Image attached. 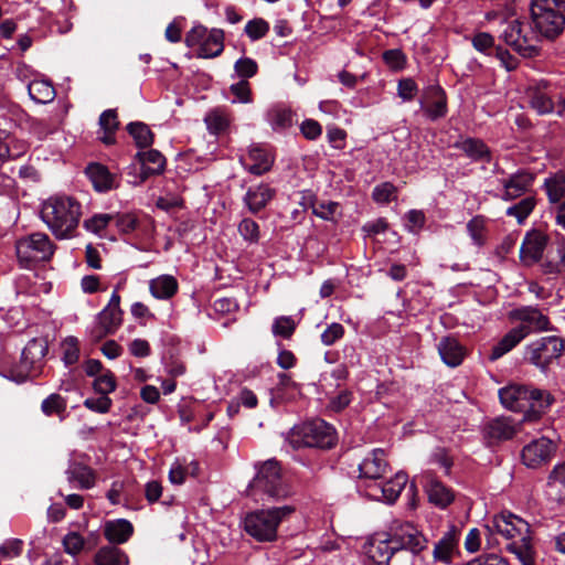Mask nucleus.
Listing matches in <instances>:
<instances>
[{"label":"nucleus","mask_w":565,"mask_h":565,"mask_svg":"<svg viewBox=\"0 0 565 565\" xmlns=\"http://www.w3.org/2000/svg\"><path fill=\"white\" fill-rule=\"evenodd\" d=\"M486 547L494 550L500 542L498 536L507 541V548L516 556L522 565H533L535 552L532 544L530 525L511 512H502L493 516L484 526Z\"/></svg>","instance_id":"f257e3e1"},{"label":"nucleus","mask_w":565,"mask_h":565,"mask_svg":"<svg viewBox=\"0 0 565 565\" xmlns=\"http://www.w3.org/2000/svg\"><path fill=\"white\" fill-rule=\"evenodd\" d=\"M82 207L78 201L67 195L49 198L42 206L41 217L56 238H70L78 226Z\"/></svg>","instance_id":"f03ea898"},{"label":"nucleus","mask_w":565,"mask_h":565,"mask_svg":"<svg viewBox=\"0 0 565 565\" xmlns=\"http://www.w3.org/2000/svg\"><path fill=\"white\" fill-rule=\"evenodd\" d=\"M256 475L249 482L247 494L255 501L281 500L291 494L290 487L282 478L280 463L268 459L255 465Z\"/></svg>","instance_id":"7ed1b4c3"},{"label":"nucleus","mask_w":565,"mask_h":565,"mask_svg":"<svg viewBox=\"0 0 565 565\" xmlns=\"http://www.w3.org/2000/svg\"><path fill=\"white\" fill-rule=\"evenodd\" d=\"M295 511L294 505L286 504L247 513L244 518V530L259 542H273L277 539L279 524L289 519Z\"/></svg>","instance_id":"20e7f679"},{"label":"nucleus","mask_w":565,"mask_h":565,"mask_svg":"<svg viewBox=\"0 0 565 565\" xmlns=\"http://www.w3.org/2000/svg\"><path fill=\"white\" fill-rule=\"evenodd\" d=\"M565 0H532L531 18L537 32L547 39L559 35L565 28Z\"/></svg>","instance_id":"39448f33"},{"label":"nucleus","mask_w":565,"mask_h":565,"mask_svg":"<svg viewBox=\"0 0 565 565\" xmlns=\"http://www.w3.org/2000/svg\"><path fill=\"white\" fill-rule=\"evenodd\" d=\"M503 407L512 412L541 411L551 405L550 393L526 385L511 384L499 391Z\"/></svg>","instance_id":"423d86ee"},{"label":"nucleus","mask_w":565,"mask_h":565,"mask_svg":"<svg viewBox=\"0 0 565 565\" xmlns=\"http://www.w3.org/2000/svg\"><path fill=\"white\" fill-rule=\"evenodd\" d=\"M294 448L316 447L328 449L335 445L334 428L322 419H315L295 426L289 435Z\"/></svg>","instance_id":"0eeeda50"},{"label":"nucleus","mask_w":565,"mask_h":565,"mask_svg":"<svg viewBox=\"0 0 565 565\" xmlns=\"http://www.w3.org/2000/svg\"><path fill=\"white\" fill-rule=\"evenodd\" d=\"M564 351L565 342L562 338L546 335L531 341L524 347L523 360L542 373H546L550 366L558 361Z\"/></svg>","instance_id":"6e6552de"},{"label":"nucleus","mask_w":565,"mask_h":565,"mask_svg":"<svg viewBox=\"0 0 565 565\" xmlns=\"http://www.w3.org/2000/svg\"><path fill=\"white\" fill-rule=\"evenodd\" d=\"M500 39L515 52L525 57L539 53V34L519 19H504L502 21Z\"/></svg>","instance_id":"1a4fd4ad"},{"label":"nucleus","mask_w":565,"mask_h":565,"mask_svg":"<svg viewBox=\"0 0 565 565\" xmlns=\"http://www.w3.org/2000/svg\"><path fill=\"white\" fill-rule=\"evenodd\" d=\"M54 250V244L44 233L23 236L15 243L18 260L24 268H30L35 263L50 260Z\"/></svg>","instance_id":"9d476101"},{"label":"nucleus","mask_w":565,"mask_h":565,"mask_svg":"<svg viewBox=\"0 0 565 565\" xmlns=\"http://www.w3.org/2000/svg\"><path fill=\"white\" fill-rule=\"evenodd\" d=\"M189 47H198V56L213 58L224 50V32L221 29H207L203 25L193 26L185 35Z\"/></svg>","instance_id":"9b49d317"},{"label":"nucleus","mask_w":565,"mask_h":565,"mask_svg":"<svg viewBox=\"0 0 565 565\" xmlns=\"http://www.w3.org/2000/svg\"><path fill=\"white\" fill-rule=\"evenodd\" d=\"M393 546L399 550L411 551L413 554L427 548L428 540L422 531L411 522L395 521L390 530Z\"/></svg>","instance_id":"f8f14e48"},{"label":"nucleus","mask_w":565,"mask_h":565,"mask_svg":"<svg viewBox=\"0 0 565 565\" xmlns=\"http://www.w3.org/2000/svg\"><path fill=\"white\" fill-rule=\"evenodd\" d=\"M122 322V310L120 309V296L114 290L108 305L98 313L97 324L90 331L95 341H99L108 334H114Z\"/></svg>","instance_id":"ddd939ff"},{"label":"nucleus","mask_w":565,"mask_h":565,"mask_svg":"<svg viewBox=\"0 0 565 565\" xmlns=\"http://www.w3.org/2000/svg\"><path fill=\"white\" fill-rule=\"evenodd\" d=\"M522 430V423L505 416L488 420L482 427V436L490 446L510 440Z\"/></svg>","instance_id":"4468645a"},{"label":"nucleus","mask_w":565,"mask_h":565,"mask_svg":"<svg viewBox=\"0 0 565 565\" xmlns=\"http://www.w3.org/2000/svg\"><path fill=\"white\" fill-rule=\"evenodd\" d=\"M408 477L405 472H397L386 482L377 481L365 486V494L376 501L394 503L405 488Z\"/></svg>","instance_id":"2eb2a0df"},{"label":"nucleus","mask_w":565,"mask_h":565,"mask_svg":"<svg viewBox=\"0 0 565 565\" xmlns=\"http://www.w3.org/2000/svg\"><path fill=\"white\" fill-rule=\"evenodd\" d=\"M556 451V445L546 437L532 440L521 452L522 462L531 469L546 465Z\"/></svg>","instance_id":"dca6fc26"},{"label":"nucleus","mask_w":565,"mask_h":565,"mask_svg":"<svg viewBox=\"0 0 565 565\" xmlns=\"http://www.w3.org/2000/svg\"><path fill=\"white\" fill-rule=\"evenodd\" d=\"M461 533L456 525L449 529L434 543L433 559L435 563L450 565L460 554L459 542Z\"/></svg>","instance_id":"f3484780"},{"label":"nucleus","mask_w":565,"mask_h":565,"mask_svg":"<svg viewBox=\"0 0 565 565\" xmlns=\"http://www.w3.org/2000/svg\"><path fill=\"white\" fill-rule=\"evenodd\" d=\"M243 168L254 175H262L268 172L274 162L275 154L263 145H252L246 154L239 157Z\"/></svg>","instance_id":"a211bd4d"},{"label":"nucleus","mask_w":565,"mask_h":565,"mask_svg":"<svg viewBox=\"0 0 565 565\" xmlns=\"http://www.w3.org/2000/svg\"><path fill=\"white\" fill-rule=\"evenodd\" d=\"M510 318L521 323L518 327H525L527 335L532 332H542L551 330L550 319L539 308L524 306L510 312Z\"/></svg>","instance_id":"6ab92c4d"},{"label":"nucleus","mask_w":565,"mask_h":565,"mask_svg":"<svg viewBox=\"0 0 565 565\" xmlns=\"http://www.w3.org/2000/svg\"><path fill=\"white\" fill-rule=\"evenodd\" d=\"M535 174L527 170H519L501 181L503 191L500 199L503 201L515 200L527 193L534 183Z\"/></svg>","instance_id":"aec40b11"},{"label":"nucleus","mask_w":565,"mask_h":565,"mask_svg":"<svg viewBox=\"0 0 565 565\" xmlns=\"http://www.w3.org/2000/svg\"><path fill=\"white\" fill-rule=\"evenodd\" d=\"M419 104L424 115L431 121L444 118L447 115V97L440 86H429Z\"/></svg>","instance_id":"412c9836"},{"label":"nucleus","mask_w":565,"mask_h":565,"mask_svg":"<svg viewBox=\"0 0 565 565\" xmlns=\"http://www.w3.org/2000/svg\"><path fill=\"white\" fill-rule=\"evenodd\" d=\"M388 470V463L382 449H374L359 465L360 478L364 480V488L367 483L377 482Z\"/></svg>","instance_id":"4be33fe9"},{"label":"nucleus","mask_w":565,"mask_h":565,"mask_svg":"<svg viewBox=\"0 0 565 565\" xmlns=\"http://www.w3.org/2000/svg\"><path fill=\"white\" fill-rule=\"evenodd\" d=\"M547 244V237L539 231L530 232L525 235L520 248L521 260L531 266L537 263L544 253Z\"/></svg>","instance_id":"5701e85b"},{"label":"nucleus","mask_w":565,"mask_h":565,"mask_svg":"<svg viewBox=\"0 0 565 565\" xmlns=\"http://www.w3.org/2000/svg\"><path fill=\"white\" fill-rule=\"evenodd\" d=\"M275 194V189L270 188L266 183H260L258 185L250 186L246 191L243 202L250 213L256 214L267 206V204L274 199Z\"/></svg>","instance_id":"b1692460"},{"label":"nucleus","mask_w":565,"mask_h":565,"mask_svg":"<svg viewBox=\"0 0 565 565\" xmlns=\"http://www.w3.org/2000/svg\"><path fill=\"white\" fill-rule=\"evenodd\" d=\"M526 337L527 329H525V327L512 328L492 347L489 360H499L519 345Z\"/></svg>","instance_id":"393cba45"},{"label":"nucleus","mask_w":565,"mask_h":565,"mask_svg":"<svg viewBox=\"0 0 565 565\" xmlns=\"http://www.w3.org/2000/svg\"><path fill=\"white\" fill-rule=\"evenodd\" d=\"M67 481L75 483L74 487L79 489H90L95 486L96 476L94 470L78 461H70L65 471Z\"/></svg>","instance_id":"a878e982"},{"label":"nucleus","mask_w":565,"mask_h":565,"mask_svg":"<svg viewBox=\"0 0 565 565\" xmlns=\"http://www.w3.org/2000/svg\"><path fill=\"white\" fill-rule=\"evenodd\" d=\"M104 536L111 544H124L134 534V525L126 519L106 521L104 524Z\"/></svg>","instance_id":"bb28decb"},{"label":"nucleus","mask_w":565,"mask_h":565,"mask_svg":"<svg viewBox=\"0 0 565 565\" xmlns=\"http://www.w3.org/2000/svg\"><path fill=\"white\" fill-rule=\"evenodd\" d=\"M136 159L141 164V181H145L150 175L160 174L164 170L166 159L158 150L139 151L136 154Z\"/></svg>","instance_id":"cd10ccee"},{"label":"nucleus","mask_w":565,"mask_h":565,"mask_svg":"<svg viewBox=\"0 0 565 565\" xmlns=\"http://www.w3.org/2000/svg\"><path fill=\"white\" fill-rule=\"evenodd\" d=\"M85 172L94 189L98 192H107L117 186L115 175L100 163L88 164Z\"/></svg>","instance_id":"c85d7f7f"},{"label":"nucleus","mask_w":565,"mask_h":565,"mask_svg":"<svg viewBox=\"0 0 565 565\" xmlns=\"http://www.w3.org/2000/svg\"><path fill=\"white\" fill-rule=\"evenodd\" d=\"M545 492L553 501L561 502L565 500V460L556 463L551 470Z\"/></svg>","instance_id":"c756f323"},{"label":"nucleus","mask_w":565,"mask_h":565,"mask_svg":"<svg viewBox=\"0 0 565 565\" xmlns=\"http://www.w3.org/2000/svg\"><path fill=\"white\" fill-rule=\"evenodd\" d=\"M178 290V280L172 275H160L149 281L151 296L159 300L171 299Z\"/></svg>","instance_id":"7c9ffc66"},{"label":"nucleus","mask_w":565,"mask_h":565,"mask_svg":"<svg viewBox=\"0 0 565 565\" xmlns=\"http://www.w3.org/2000/svg\"><path fill=\"white\" fill-rule=\"evenodd\" d=\"M438 352L444 363L451 367L461 364L465 356V349L451 337H446L440 340Z\"/></svg>","instance_id":"2f4dec72"},{"label":"nucleus","mask_w":565,"mask_h":565,"mask_svg":"<svg viewBox=\"0 0 565 565\" xmlns=\"http://www.w3.org/2000/svg\"><path fill=\"white\" fill-rule=\"evenodd\" d=\"M455 147L461 150L473 161H491V153L488 146L480 139L466 138L455 143Z\"/></svg>","instance_id":"473e14b6"},{"label":"nucleus","mask_w":565,"mask_h":565,"mask_svg":"<svg viewBox=\"0 0 565 565\" xmlns=\"http://www.w3.org/2000/svg\"><path fill=\"white\" fill-rule=\"evenodd\" d=\"M396 551V547H394L391 542V535L388 534L384 540H372L367 548V555L376 565H387Z\"/></svg>","instance_id":"72a5a7b5"},{"label":"nucleus","mask_w":565,"mask_h":565,"mask_svg":"<svg viewBox=\"0 0 565 565\" xmlns=\"http://www.w3.org/2000/svg\"><path fill=\"white\" fill-rule=\"evenodd\" d=\"M95 565H129V556L114 545L100 547L94 555Z\"/></svg>","instance_id":"f704fd0d"},{"label":"nucleus","mask_w":565,"mask_h":565,"mask_svg":"<svg viewBox=\"0 0 565 565\" xmlns=\"http://www.w3.org/2000/svg\"><path fill=\"white\" fill-rule=\"evenodd\" d=\"M543 188L552 204H561L565 199V171H557L544 180Z\"/></svg>","instance_id":"c9c22d12"},{"label":"nucleus","mask_w":565,"mask_h":565,"mask_svg":"<svg viewBox=\"0 0 565 565\" xmlns=\"http://www.w3.org/2000/svg\"><path fill=\"white\" fill-rule=\"evenodd\" d=\"M426 491L429 501L439 508H446L454 500L451 490L433 478L427 480Z\"/></svg>","instance_id":"e433bc0d"},{"label":"nucleus","mask_w":565,"mask_h":565,"mask_svg":"<svg viewBox=\"0 0 565 565\" xmlns=\"http://www.w3.org/2000/svg\"><path fill=\"white\" fill-rule=\"evenodd\" d=\"M30 97L40 104H46L54 99L55 89L53 85L44 79H34L28 85Z\"/></svg>","instance_id":"4c0bfd02"},{"label":"nucleus","mask_w":565,"mask_h":565,"mask_svg":"<svg viewBox=\"0 0 565 565\" xmlns=\"http://www.w3.org/2000/svg\"><path fill=\"white\" fill-rule=\"evenodd\" d=\"M99 125L104 131V135L100 137V140L106 145L114 143V141H115L114 135L119 126L116 110L107 109V110L103 111L102 115L99 116Z\"/></svg>","instance_id":"58836bf2"},{"label":"nucleus","mask_w":565,"mask_h":565,"mask_svg":"<svg viewBox=\"0 0 565 565\" xmlns=\"http://www.w3.org/2000/svg\"><path fill=\"white\" fill-rule=\"evenodd\" d=\"M536 205V199L533 195L523 198L518 203L509 206L505 211L508 216L514 217L519 224H522L533 212Z\"/></svg>","instance_id":"ea45409f"},{"label":"nucleus","mask_w":565,"mask_h":565,"mask_svg":"<svg viewBox=\"0 0 565 565\" xmlns=\"http://www.w3.org/2000/svg\"><path fill=\"white\" fill-rule=\"evenodd\" d=\"M62 544L65 553L74 557L86 548H90V546L87 545L88 543L85 537L76 531L68 532L63 537Z\"/></svg>","instance_id":"a19ab883"},{"label":"nucleus","mask_w":565,"mask_h":565,"mask_svg":"<svg viewBox=\"0 0 565 565\" xmlns=\"http://www.w3.org/2000/svg\"><path fill=\"white\" fill-rule=\"evenodd\" d=\"M128 132L132 136L139 148L149 147L153 142V135L149 127L140 121L130 122L127 126Z\"/></svg>","instance_id":"79ce46f5"},{"label":"nucleus","mask_w":565,"mask_h":565,"mask_svg":"<svg viewBox=\"0 0 565 565\" xmlns=\"http://www.w3.org/2000/svg\"><path fill=\"white\" fill-rule=\"evenodd\" d=\"M204 122L212 134L224 131L230 125L228 115L222 109H213L206 114Z\"/></svg>","instance_id":"37998d69"},{"label":"nucleus","mask_w":565,"mask_h":565,"mask_svg":"<svg viewBox=\"0 0 565 565\" xmlns=\"http://www.w3.org/2000/svg\"><path fill=\"white\" fill-rule=\"evenodd\" d=\"M530 105L540 115L554 113L555 103L544 92L535 89L530 93Z\"/></svg>","instance_id":"c03bdc74"},{"label":"nucleus","mask_w":565,"mask_h":565,"mask_svg":"<svg viewBox=\"0 0 565 565\" xmlns=\"http://www.w3.org/2000/svg\"><path fill=\"white\" fill-rule=\"evenodd\" d=\"M297 328V322L290 316H281L277 317L271 327L273 334L275 337H281L284 339H289L294 334Z\"/></svg>","instance_id":"a18cd8bd"},{"label":"nucleus","mask_w":565,"mask_h":565,"mask_svg":"<svg viewBox=\"0 0 565 565\" xmlns=\"http://www.w3.org/2000/svg\"><path fill=\"white\" fill-rule=\"evenodd\" d=\"M93 388L100 395H107L115 392L117 382L114 373L110 370H105L102 374L95 377Z\"/></svg>","instance_id":"49530a36"},{"label":"nucleus","mask_w":565,"mask_h":565,"mask_svg":"<svg viewBox=\"0 0 565 565\" xmlns=\"http://www.w3.org/2000/svg\"><path fill=\"white\" fill-rule=\"evenodd\" d=\"M290 110L282 107H274L267 114V120L274 129H282L291 125Z\"/></svg>","instance_id":"de8ad7c7"},{"label":"nucleus","mask_w":565,"mask_h":565,"mask_svg":"<svg viewBox=\"0 0 565 565\" xmlns=\"http://www.w3.org/2000/svg\"><path fill=\"white\" fill-rule=\"evenodd\" d=\"M238 233L244 241L256 244L260 237L259 225L252 218L245 217L238 224Z\"/></svg>","instance_id":"09e8293b"},{"label":"nucleus","mask_w":565,"mask_h":565,"mask_svg":"<svg viewBox=\"0 0 565 565\" xmlns=\"http://www.w3.org/2000/svg\"><path fill=\"white\" fill-rule=\"evenodd\" d=\"M66 399L60 394L53 393L49 395L41 404V409L46 416L61 414L66 411Z\"/></svg>","instance_id":"8fccbe9b"},{"label":"nucleus","mask_w":565,"mask_h":565,"mask_svg":"<svg viewBox=\"0 0 565 565\" xmlns=\"http://www.w3.org/2000/svg\"><path fill=\"white\" fill-rule=\"evenodd\" d=\"M47 353V344L44 340L32 339L22 351V358L32 362L43 359Z\"/></svg>","instance_id":"3c124183"},{"label":"nucleus","mask_w":565,"mask_h":565,"mask_svg":"<svg viewBox=\"0 0 565 565\" xmlns=\"http://www.w3.org/2000/svg\"><path fill=\"white\" fill-rule=\"evenodd\" d=\"M244 31L252 41H257L268 33L269 23L263 18H255L246 23Z\"/></svg>","instance_id":"603ef678"},{"label":"nucleus","mask_w":565,"mask_h":565,"mask_svg":"<svg viewBox=\"0 0 565 565\" xmlns=\"http://www.w3.org/2000/svg\"><path fill=\"white\" fill-rule=\"evenodd\" d=\"M113 220V215L107 213L95 214L84 221L83 226L86 231L94 234H100Z\"/></svg>","instance_id":"864d4df0"},{"label":"nucleus","mask_w":565,"mask_h":565,"mask_svg":"<svg viewBox=\"0 0 565 565\" xmlns=\"http://www.w3.org/2000/svg\"><path fill=\"white\" fill-rule=\"evenodd\" d=\"M339 204L333 201H319L312 205V213L326 221H333L338 213Z\"/></svg>","instance_id":"5fc2aeb1"},{"label":"nucleus","mask_w":565,"mask_h":565,"mask_svg":"<svg viewBox=\"0 0 565 565\" xmlns=\"http://www.w3.org/2000/svg\"><path fill=\"white\" fill-rule=\"evenodd\" d=\"M372 196L377 203H388L396 199V188L391 182H383L374 188Z\"/></svg>","instance_id":"6e6d98bb"},{"label":"nucleus","mask_w":565,"mask_h":565,"mask_svg":"<svg viewBox=\"0 0 565 565\" xmlns=\"http://www.w3.org/2000/svg\"><path fill=\"white\" fill-rule=\"evenodd\" d=\"M113 405V401L107 395H100L99 397H88L84 401V406L98 414H107Z\"/></svg>","instance_id":"4d7b16f0"},{"label":"nucleus","mask_w":565,"mask_h":565,"mask_svg":"<svg viewBox=\"0 0 565 565\" xmlns=\"http://www.w3.org/2000/svg\"><path fill=\"white\" fill-rule=\"evenodd\" d=\"M486 227L484 217L477 215L472 217L467 224V231L477 245H481L483 243V232Z\"/></svg>","instance_id":"13d9d810"},{"label":"nucleus","mask_w":565,"mask_h":565,"mask_svg":"<svg viewBox=\"0 0 565 565\" xmlns=\"http://www.w3.org/2000/svg\"><path fill=\"white\" fill-rule=\"evenodd\" d=\"M471 44L478 52L489 55L494 47V38L488 32H479L472 36Z\"/></svg>","instance_id":"bf43d9fd"},{"label":"nucleus","mask_w":565,"mask_h":565,"mask_svg":"<svg viewBox=\"0 0 565 565\" xmlns=\"http://www.w3.org/2000/svg\"><path fill=\"white\" fill-rule=\"evenodd\" d=\"M234 68L239 77L249 78L257 73L258 66L253 58L242 57L235 62Z\"/></svg>","instance_id":"052dcab7"},{"label":"nucleus","mask_w":565,"mask_h":565,"mask_svg":"<svg viewBox=\"0 0 565 565\" xmlns=\"http://www.w3.org/2000/svg\"><path fill=\"white\" fill-rule=\"evenodd\" d=\"M344 335V328L341 323L333 322L321 333V342L324 345H332Z\"/></svg>","instance_id":"680f3d73"},{"label":"nucleus","mask_w":565,"mask_h":565,"mask_svg":"<svg viewBox=\"0 0 565 565\" xmlns=\"http://www.w3.org/2000/svg\"><path fill=\"white\" fill-rule=\"evenodd\" d=\"M417 92L418 87L414 79L403 78L398 82L397 94L403 100H412Z\"/></svg>","instance_id":"e2e57ef3"},{"label":"nucleus","mask_w":565,"mask_h":565,"mask_svg":"<svg viewBox=\"0 0 565 565\" xmlns=\"http://www.w3.org/2000/svg\"><path fill=\"white\" fill-rule=\"evenodd\" d=\"M64 356L65 364L72 365L78 361L79 349L77 347V340L73 337L65 340L64 344Z\"/></svg>","instance_id":"0e129e2a"},{"label":"nucleus","mask_w":565,"mask_h":565,"mask_svg":"<svg viewBox=\"0 0 565 565\" xmlns=\"http://www.w3.org/2000/svg\"><path fill=\"white\" fill-rule=\"evenodd\" d=\"M188 476V467L181 460L177 459L170 467L169 480L173 484H182Z\"/></svg>","instance_id":"69168bd1"},{"label":"nucleus","mask_w":565,"mask_h":565,"mask_svg":"<svg viewBox=\"0 0 565 565\" xmlns=\"http://www.w3.org/2000/svg\"><path fill=\"white\" fill-rule=\"evenodd\" d=\"M157 207L170 212L174 209H179L183 206V200L179 195L167 194L164 196H160L156 203Z\"/></svg>","instance_id":"338daca9"},{"label":"nucleus","mask_w":565,"mask_h":565,"mask_svg":"<svg viewBox=\"0 0 565 565\" xmlns=\"http://www.w3.org/2000/svg\"><path fill=\"white\" fill-rule=\"evenodd\" d=\"M232 94L236 97L237 102L241 103H249L250 102V88L249 84L246 81H241L236 84H233L230 87Z\"/></svg>","instance_id":"774afa93"}]
</instances>
